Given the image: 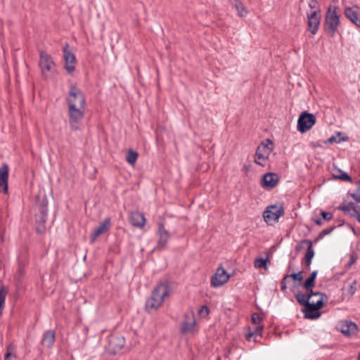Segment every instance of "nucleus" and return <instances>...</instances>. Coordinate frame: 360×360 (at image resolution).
I'll list each match as a JSON object with an SVG mask.
<instances>
[{"label": "nucleus", "instance_id": "nucleus-1", "mask_svg": "<svg viewBox=\"0 0 360 360\" xmlns=\"http://www.w3.org/2000/svg\"><path fill=\"white\" fill-rule=\"evenodd\" d=\"M170 291L171 288L168 281H160L153 290L150 297L146 302V311L158 309L162 305L164 299L169 295Z\"/></svg>", "mask_w": 360, "mask_h": 360}, {"label": "nucleus", "instance_id": "nucleus-2", "mask_svg": "<svg viewBox=\"0 0 360 360\" xmlns=\"http://www.w3.org/2000/svg\"><path fill=\"white\" fill-rule=\"evenodd\" d=\"M37 202L38 203V212L34 215L36 231L39 234L45 233L46 223L48 217V199L44 195L41 198L39 195L37 196Z\"/></svg>", "mask_w": 360, "mask_h": 360}, {"label": "nucleus", "instance_id": "nucleus-3", "mask_svg": "<svg viewBox=\"0 0 360 360\" xmlns=\"http://www.w3.org/2000/svg\"><path fill=\"white\" fill-rule=\"evenodd\" d=\"M338 9L337 6L329 5L325 14L323 28L325 32L331 37H334L340 23Z\"/></svg>", "mask_w": 360, "mask_h": 360}, {"label": "nucleus", "instance_id": "nucleus-4", "mask_svg": "<svg viewBox=\"0 0 360 360\" xmlns=\"http://www.w3.org/2000/svg\"><path fill=\"white\" fill-rule=\"evenodd\" d=\"M285 214V209L282 204L269 205L263 212L264 221L269 225H274L278 221L281 217Z\"/></svg>", "mask_w": 360, "mask_h": 360}, {"label": "nucleus", "instance_id": "nucleus-5", "mask_svg": "<svg viewBox=\"0 0 360 360\" xmlns=\"http://www.w3.org/2000/svg\"><path fill=\"white\" fill-rule=\"evenodd\" d=\"M68 106V113L69 117L70 127L72 130L79 129L78 123L84 117L85 106H75L72 103Z\"/></svg>", "mask_w": 360, "mask_h": 360}, {"label": "nucleus", "instance_id": "nucleus-6", "mask_svg": "<svg viewBox=\"0 0 360 360\" xmlns=\"http://www.w3.org/2000/svg\"><path fill=\"white\" fill-rule=\"evenodd\" d=\"M66 103L68 105L72 103L75 106H85L86 107V98L82 90L74 84L70 86L68 97L66 98Z\"/></svg>", "mask_w": 360, "mask_h": 360}, {"label": "nucleus", "instance_id": "nucleus-7", "mask_svg": "<svg viewBox=\"0 0 360 360\" xmlns=\"http://www.w3.org/2000/svg\"><path fill=\"white\" fill-rule=\"evenodd\" d=\"M272 145L273 142L270 139H267L257 146L255 160L256 164L264 166L262 162L269 158V156L273 150V147H271Z\"/></svg>", "mask_w": 360, "mask_h": 360}, {"label": "nucleus", "instance_id": "nucleus-8", "mask_svg": "<svg viewBox=\"0 0 360 360\" xmlns=\"http://www.w3.org/2000/svg\"><path fill=\"white\" fill-rule=\"evenodd\" d=\"M316 124V117L314 114L307 111L302 112L297 120V130L301 133H305L312 128Z\"/></svg>", "mask_w": 360, "mask_h": 360}, {"label": "nucleus", "instance_id": "nucleus-9", "mask_svg": "<svg viewBox=\"0 0 360 360\" xmlns=\"http://www.w3.org/2000/svg\"><path fill=\"white\" fill-rule=\"evenodd\" d=\"M324 306V300L320 298L316 302H310L302 310L304 317L309 319H316L321 315L320 309Z\"/></svg>", "mask_w": 360, "mask_h": 360}, {"label": "nucleus", "instance_id": "nucleus-10", "mask_svg": "<svg viewBox=\"0 0 360 360\" xmlns=\"http://www.w3.org/2000/svg\"><path fill=\"white\" fill-rule=\"evenodd\" d=\"M158 235L159 238L153 251H161L165 249L167 242L170 238V233L165 229L163 222L159 221L158 223Z\"/></svg>", "mask_w": 360, "mask_h": 360}, {"label": "nucleus", "instance_id": "nucleus-11", "mask_svg": "<svg viewBox=\"0 0 360 360\" xmlns=\"http://www.w3.org/2000/svg\"><path fill=\"white\" fill-rule=\"evenodd\" d=\"M39 65L42 75L44 76L46 72L53 71L56 65L50 54L44 51H40Z\"/></svg>", "mask_w": 360, "mask_h": 360}, {"label": "nucleus", "instance_id": "nucleus-12", "mask_svg": "<svg viewBox=\"0 0 360 360\" xmlns=\"http://www.w3.org/2000/svg\"><path fill=\"white\" fill-rule=\"evenodd\" d=\"M307 30L312 34H316L319 29L321 23V11L319 8L311 13H307Z\"/></svg>", "mask_w": 360, "mask_h": 360}, {"label": "nucleus", "instance_id": "nucleus-13", "mask_svg": "<svg viewBox=\"0 0 360 360\" xmlns=\"http://www.w3.org/2000/svg\"><path fill=\"white\" fill-rule=\"evenodd\" d=\"M63 58L65 62V68L67 72L70 74L75 69L76 58L72 53L71 48L68 44L63 47Z\"/></svg>", "mask_w": 360, "mask_h": 360}, {"label": "nucleus", "instance_id": "nucleus-14", "mask_svg": "<svg viewBox=\"0 0 360 360\" xmlns=\"http://www.w3.org/2000/svg\"><path fill=\"white\" fill-rule=\"evenodd\" d=\"M339 330L346 337L352 338L357 335L359 328L352 321H342L339 323Z\"/></svg>", "mask_w": 360, "mask_h": 360}, {"label": "nucleus", "instance_id": "nucleus-15", "mask_svg": "<svg viewBox=\"0 0 360 360\" xmlns=\"http://www.w3.org/2000/svg\"><path fill=\"white\" fill-rule=\"evenodd\" d=\"M229 278L230 276L222 266H219L211 278V285L214 288L221 286L228 282Z\"/></svg>", "mask_w": 360, "mask_h": 360}, {"label": "nucleus", "instance_id": "nucleus-16", "mask_svg": "<svg viewBox=\"0 0 360 360\" xmlns=\"http://www.w3.org/2000/svg\"><path fill=\"white\" fill-rule=\"evenodd\" d=\"M112 226L111 219L105 218L100 224V225L94 229V232L90 235V243H94L98 236L108 232Z\"/></svg>", "mask_w": 360, "mask_h": 360}, {"label": "nucleus", "instance_id": "nucleus-17", "mask_svg": "<svg viewBox=\"0 0 360 360\" xmlns=\"http://www.w3.org/2000/svg\"><path fill=\"white\" fill-rule=\"evenodd\" d=\"M278 181L279 178L277 174L268 172L262 176L260 181V184L262 188L267 190H271L276 186Z\"/></svg>", "mask_w": 360, "mask_h": 360}, {"label": "nucleus", "instance_id": "nucleus-18", "mask_svg": "<svg viewBox=\"0 0 360 360\" xmlns=\"http://www.w3.org/2000/svg\"><path fill=\"white\" fill-rule=\"evenodd\" d=\"M359 6L345 7L344 14L345 17L354 25L360 28V14H359Z\"/></svg>", "mask_w": 360, "mask_h": 360}, {"label": "nucleus", "instance_id": "nucleus-19", "mask_svg": "<svg viewBox=\"0 0 360 360\" xmlns=\"http://www.w3.org/2000/svg\"><path fill=\"white\" fill-rule=\"evenodd\" d=\"M195 326L194 315L186 313L184 314V320L181 323L180 330L183 334H186L193 330Z\"/></svg>", "mask_w": 360, "mask_h": 360}, {"label": "nucleus", "instance_id": "nucleus-20", "mask_svg": "<svg viewBox=\"0 0 360 360\" xmlns=\"http://www.w3.org/2000/svg\"><path fill=\"white\" fill-rule=\"evenodd\" d=\"M304 242L306 243L307 245V252L304 255V258L302 259V263L304 264L307 269H309V266L311 264L312 259L314 257L315 252L313 248V245L311 240L309 239H304Z\"/></svg>", "mask_w": 360, "mask_h": 360}, {"label": "nucleus", "instance_id": "nucleus-21", "mask_svg": "<svg viewBox=\"0 0 360 360\" xmlns=\"http://www.w3.org/2000/svg\"><path fill=\"white\" fill-rule=\"evenodd\" d=\"M8 166L6 164L0 167V191L4 193L8 192Z\"/></svg>", "mask_w": 360, "mask_h": 360}, {"label": "nucleus", "instance_id": "nucleus-22", "mask_svg": "<svg viewBox=\"0 0 360 360\" xmlns=\"http://www.w3.org/2000/svg\"><path fill=\"white\" fill-rule=\"evenodd\" d=\"M146 221L143 214L138 211L131 212L129 218L130 224L138 228H143L145 226Z\"/></svg>", "mask_w": 360, "mask_h": 360}, {"label": "nucleus", "instance_id": "nucleus-23", "mask_svg": "<svg viewBox=\"0 0 360 360\" xmlns=\"http://www.w3.org/2000/svg\"><path fill=\"white\" fill-rule=\"evenodd\" d=\"M55 340V332L52 330H49L44 333L41 342L47 348H51L54 345Z\"/></svg>", "mask_w": 360, "mask_h": 360}, {"label": "nucleus", "instance_id": "nucleus-24", "mask_svg": "<svg viewBox=\"0 0 360 360\" xmlns=\"http://www.w3.org/2000/svg\"><path fill=\"white\" fill-rule=\"evenodd\" d=\"M360 208L355 202H349L347 204L342 203L338 207V210L344 212L345 214H356Z\"/></svg>", "mask_w": 360, "mask_h": 360}, {"label": "nucleus", "instance_id": "nucleus-25", "mask_svg": "<svg viewBox=\"0 0 360 360\" xmlns=\"http://www.w3.org/2000/svg\"><path fill=\"white\" fill-rule=\"evenodd\" d=\"M334 179H340L343 181H352V177L345 172L340 169H335L333 173Z\"/></svg>", "mask_w": 360, "mask_h": 360}, {"label": "nucleus", "instance_id": "nucleus-26", "mask_svg": "<svg viewBox=\"0 0 360 360\" xmlns=\"http://www.w3.org/2000/svg\"><path fill=\"white\" fill-rule=\"evenodd\" d=\"M343 224H344V221H340V224L338 225H337V226L334 225L333 226H330V228L322 230L319 233V236L315 238L314 243H317L319 240L323 238V237H325L326 235H328L330 233H332L333 231V230H335L337 227L342 226Z\"/></svg>", "mask_w": 360, "mask_h": 360}, {"label": "nucleus", "instance_id": "nucleus-27", "mask_svg": "<svg viewBox=\"0 0 360 360\" xmlns=\"http://www.w3.org/2000/svg\"><path fill=\"white\" fill-rule=\"evenodd\" d=\"M295 298L298 303L304 307L310 302V295H308V292L306 294L297 293L295 295Z\"/></svg>", "mask_w": 360, "mask_h": 360}, {"label": "nucleus", "instance_id": "nucleus-28", "mask_svg": "<svg viewBox=\"0 0 360 360\" xmlns=\"http://www.w3.org/2000/svg\"><path fill=\"white\" fill-rule=\"evenodd\" d=\"M235 8L240 17H245L248 14V11L244 4L239 0H236Z\"/></svg>", "mask_w": 360, "mask_h": 360}, {"label": "nucleus", "instance_id": "nucleus-29", "mask_svg": "<svg viewBox=\"0 0 360 360\" xmlns=\"http://www.w3.org/2000/svg\"><path fill=\"white\" fill-rule=\"evenodd\" d=\"M268 262H269V259L268 257L266 258L258 257L255 259L254 262V266L257 269H266Z\"/></svg>", "mask_w": 360, "mask_h": 360}, {"label": "nucleus", "instance_id": "nucleus-30", "mask_svg": "<svg viewBox=\"0 0 360 360\" xmlns=\"http://www.w3.org/2000/svg\"><path fill=\"white\" fill-rule=\"evenodd\" d=\"M110 344L115 347V349H121L124 345V339L123 337L112 338L110 340Z\"/></svg>", "mask_w": 360, "mask_h": 360}, {"label": "nucleus", "instance_id": "nucleus-31", "mask_svg": "<svg viewBox=\"0 0 360 360\" xmlns=\"http://www.w3.org/2000/svg\"><path fill=\"white\" fill-rule=\"evenodd\" d=\"M138 155L139 154L137 152L130 149L127 153L126 160L129 164L134 165L136 162Z\"/></svg>", "mask_w": 360, "mask_h": 360}, {"label": "nucleus", "instance_id": "nucleus-32", "mask_svg": "<svg viewBox=\"0 0 360 360\" xmlns=\"http://www.w3.org/2000/svg\"><path fill=\"white\" fill-rule=\"evenodd\" d=\"M316 281L308 277L302 283V286L306 291L311 290V288H313L315 286Z\"/></svg>", "mask_w": 360, "mask_h": 360}, {"label": "nucleus", "instance_id": "nucleus-33", "mask_svg": "<svg viewBox=\"0 0 360 360\" xmlns=\"http://www.w3.org/2000/svg\"><path fill=\"white\" fill-rule=\"evenodd\" d=\"M15 347L13 344L10 343L7 347H6V352L4 356V360H11V357L13 356L14 358H16V355L15 354H13V351L14 350Z\"/></svg>", "mask_w": 360, "mask_h": 360}, {"label": "nucleus", "instance_id": "nucleus-34", "mask_svg": "<svg viewBox=\"0 0 360 360\" xmlns=\"http://www.w3.org/2000/svg\"><path fill=\"white\" fill-rule=\"evenodd\" d=\"M348 139V137H342L341 139H337L335 136H330L329 139L325 140L323 143L325 144H332L334 143H340L342 141H345Z\"/></svg>", "mask_w": 360, "mask_h": 360}, {"label": "nucleus", "instance_id": "nucleus-35", "mask_svg": "<svg viewBox=\"0 0 360 360\" xmlns=\"http://www.w3.org/2000/svg\"><path fill=\"white\" fill-rule=\"evenodd\" d=\"M263 329H264V326L263 325H260V326H257L253 330V331H252L253 335H255L254 342H257V338H258V337L259 338H262Z\"/></svg>", "mask_w": 360, "mask_h": 360}, {"label": "nucleus", "instance_id": "nucleus-36", "mask_svg": "<svg viewBox=\"0 0 360 360\" xmlns=\"http://www.w3.org/2000/svg\"><path fill=\"white\" fill-rule=\"evenodd\" d=\"M303 271H300L298 273H292L289 275V278H291L294 281L301 282L303 280Z\"/></svg>", "mask_w": 360, "mask_h": 360}, {"label": "nucleus", "instance_id": "nucleus-37", "mask_svg": "<svg viewBox=\"0 0 360 360\" xmlns=\"http://www.w3.org/2000/svg\"><path fill=\"white\" fill-rule=\"evenodd\" d=\"M358 187L356 190V192L354 193H351V197L356 202L360 203V181H357Z\"/></svg>", "mask_w": 360, "mask_h": 360}, {"label": "nucleus", "instance_id": "nucleus-38", "mask_svg": "<svg viewBox=\"0 0 360 360\" xmlns=\"http://www.w3.org/2000/svg\"><path fill=\"white\" fill-rule=\"evenodd\" d=\"M357 259V255L354 252H352L349 255V261L346 264V267L347 269L351 268V266L356 262Z\"/></svg>", "mask_w": 360, "mask_h": 360}, {"label": "nucleus", "instance_id": "nucleus-39", "mask_svg": "<svg viewBox=\"0 0 360 360\" xmlns=\"http://www.w3.org/2000/svg\"><path fill=\"white\" fill-rule=\"evenodd\" d=\"M7 292L4 290V288L0 289V308H4L5 304V299Z\"/></svg>", "mask_w": 360, "mask_h": 360}, {"label": "nucleus", "instance_id": "nucleus-40", "mask_svg": "<svg viewBox=\"0 0 360 360\" xmlns=\"http://www.w3.org/2000/svg\"><path fill=\"white\" fill-rule=\"evenodd\" d=\"M307 292H308V295H310V299L313 296H321V298L323 299L325 297L327 299V296L325 293L320 292H314L313 288H311V290L307 291Z\"/></svg>", "mask_w": 360, "mask_h": 360}, {"label": "nucleus", "instance_id": "nucleus-41", "mask_svg": "<svg viewBox=\"0 0 360 360\" xmlns=\"http://www.w3.org/2000/svg\"><path fill=\"white\" fill-rule=\"evenodd\" d=\"M321 216L322 219L328 221L333 219V214L331 212L321 211Z\"/></svg>", "mask_w": 360, "mask_h": 360}, {"label": "nucleus", "instance_id": "nucleus-42", "mask_svg": "<svg viewBox=\"0 0 360 360\" xmlns=\"http://www.w3.org/2000/svg\"><path fill=\"white\" fill-rule=\"evenodd\" d=\"M210 309L206 305L201 306L198 311V314L202 316H206L209 314Z\"/></svg>", "mask_w": 360, "mask_h": 360}, {"label": "nucleus", "instance_id": "nucleus-43", "mask_svg": "<svg viewBox=\"0 0 360 360\" xmlns=\"http://www.w3.org/2000/svg\"><path fill=\"white\" fill-rule=\"evenodd\" d=\"M262 321V318L257 314L254 313L252 315V321L255 324H259Z\"/></svg>", "mask_w": 360, "mask_h": 360}, {"label": "nucleus", "instance_id": "nucleus-44", "mask_svg": "<svg viewBox=\"0 0 360 360\" xmlns=\"http://www.w3.org/2000/svg\"><path fill=\"white\" fill-rule=\"evenodd\" d=\"M289 278V275L285 274L281 281V290L285 291L287 290L286 280Z\"/></svg>", "mask_w": 360, "mask_h": 360}, {"label": "nucleus", "instance_id": "nucleus-45", "mask_svg": "<svg viewBox=\"0 0 360 360\" xmlns=\"http://www.w3.org/2000/svg\"><path fill=\"white\" fill-rule=\"evenodd\" d=\"M304 245H306V243L304 242L303 239L297 243L295 248V250L297 252H301L304 249Z\"/></svg>", "mask_w": 360, "mask_h": 360}, {"label": "nucleus", "instance_id": "nucleus-46", "mask_svg": "<svg viewBox=\"0 0 360 360\" xmlns=\"http://www.w3.org/2000/svg\"><path fill=\"white\" fill-rule=\"evenodd\" d=\"M319 5V3L317 1V0H311L310 2L309 3V6L311 8H316Z\"/></svg>", "mask_w": 360, "mask_h": 360}, {"label": "nucleus", "instance_id": "nucleus-47", "mask_svg": "<svg viewBox=\"0 0 360 360\" xmlns=\"http://www.w3.org/2000/svg\"><path fill=\"white\" fill-rule=\"evenodd\" d=\"M245 338L247 340L251 341L252 338L253 340L255 339V335L252 331H249L245 334Z\"/></svg>", "mask_w": 360, "mask_h": 360}, {"label": "nucleus", "instance_id": "nucleus-48", "mask_svg": "<svg viewBox=\"0 0 360 360\" xmlns=\"http://www.w3.org/2000/svg\"><path fill=\"white\" fill-rule=\"evenodd\" d=\"M311 220L313 221H314L317 225L319 226H321L323 225V221H322V218H320V217H316V218H312Z\"/></svg>", "mask_w": 360, "mask_h": 360}, {"label": "nucleus", "instance_id": "nucleus-49", "mask_svg": "<svg viewBox=\"0 0 360 360\" xmlns=\"http://www.w3.org/2000/svg\"><path fill=\"white\" fill-rule=\"evenodd\" d=\"M350 217H355L356 220L360 223V207L359 210L356 212V214H350Z\"/></svg>", "mask_w": 360, "mask_h": 360}, {"label": "nucleus", "instance_id": "nucleus-50", "mask_svg": "<svg viewBox=\"0 0 360 360\" xmlns=\"http://www.w3.org/2000/svg\"><path fill=\"white\" fill-rule=\"evenodd\" d=\"M317 274H318V271H317L316 270V271H312V272L310 274V275H309V277H310L311 278H312V279H314V280H315V281H316V276H317Z\"/></svg>", "mask_w": 360, "mask_h": 360}, {"label": "nucleus", "instance_id": "nucleus-51", "mask_svg": "<svg viewBox=\"0 0 360 360\" xmlns=\"http://www.w3.org/2000/svg\"><path fill=\"white\" fill-rule=\"evenodd\" d=\"M250 165H245L243 167V170L245 171V172H248L250 169Z\"/></svg>", "mask_w": 360, "mask_h": 360}, {"label": "nucleus", "instance_id": "nucleus-52", "mask_svg": "<svg viewBox=\"0 0 360 360\" xmlns=\"http://www.w3.org/2000/svg\"><path fill=\"white\" fill-rule=\"evenodd\" d=\"M314 146H321V145L319 142H317L316 144H315Z\"/></svg>", "mask_w": 360, "mask_h": 360}, {"label": "nucleus", "instance_id": "nucleus-53", "mask_svg": "<svg viewBox=\"0 0 360 360\" xmlns=\"http://www.w3.org/2000/svg\"><path fill=\"white\" fill-rule=\"evenodd\" d=\"M358 360H360V352L358 354V357H357Z\"/></svg>", "mask_w": 360, "mask_h": 360}, {"label": "nucleus", "instance_id": "nucleus-54", "mask_svg": "<svg viewBox=\"0 0 360 360\" xmlns=\"http://www.w3.org/2000/svg\"><path fill=\"white\" fill-rule=\"evenodd\" d=\"M2 309H3V308H0V316H1V314H2Z\"/></svg>", "mask_w": 360, "mask_h": 360}, {"label": "nucleus", "instance_id": "nucleus-55", "mask_svg": "<svg viewBox=\"0 0 360 360\" xmlns=\"http://www.w3.org/2000/svg\"><path fill=\"white\" fill-rule=\"evenodd\" d=\"M341 134L340 132H338V135L340 136Z\"/></svg>", "mask_w": 360, "mask_h": 360}, {"label": "nucleus", "instance_id": "nucleus-56", "mask_svg": "<svg viewBox=\"0 0 360 360\" xmlns=\"http://www.w3.org/2000/svg\"><path fill=\"white\" fill-rule=\"evenodd\" d=\"M217 360H220L219 359H218Z\"/></svg>", "mask_w": 360, "mask_h": 360}]
</instances>
